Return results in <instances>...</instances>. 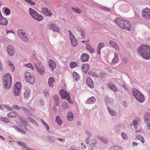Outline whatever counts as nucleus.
<instances>
[{"instance_id":"nucleus-26","label":"nucleus","mask_w":150,"mask_h":150,"mask_svg":"<svg viewBox=\"0 0 150 150\" xmlns=\"http://www.w3.org/2000/svg\"><path fill=\"white\" fill-rule=\"evenodd\" d=\"M67 117L69 120H72L74 118V114L73 113L71 112H68L67 113Z\"/></svg>"},{"instance_id":"nucleus-32","label":"nucleus","mask_w":150,"mask_h":150,"mask_svg":"<svg viewBox=\"0 0 150 150\" xmlns=\"http://www.w3.org/2000/svg\"><path fill=\"white\" fill-rule=\"evenodd\" d=\"M24 66L25 67H27L28 68H30L33 70L34 69V68L33 65L30 63H29L27 64H24Z\"/></svg>"},{"instance_id":"nucleus-12","label":"nucleus","mask_w":150,"mask_h":150,"mask_svg":"<svg viewBox=\"0 0 150 150\" xmlns=\"http://www.w3.org/2000/svg\"><path fill=\"white\" fill-rule=\"evenodd\" d=\"M69 32L71 44L73 46H75L77 45L76 40L71 31L69 30Z\"/></svg>"},{"instance_id":"nucleus-22","label":"nucleus","mask_w":150,"mask_h":150,"mask_svg":"<svg viewBox=\"0 0 150 150\" xmlns=\"http://www.w3.org/2000/svg\"><path fill=\"white\" fill-rule=\"evenodd\" d=\"M42 10L43 13L46 16H50L52 15L50 11L47 8H42Z\"/></svg>"},{"instance_id":"nucleus-14","label":"nucleus","mask_w":150,"mask_h":150,"mask_svg":"<svg viewBox=\"0 0 150 150\" xmlns=\"http://www.w3.org/2000/svg\"><path fill=\"white\" fill-rule=\"evenodd\" d=\"M86 82V84L88 87L92 88H94V83L90 77H88L87 78Z\"/></svg>"},{"instance_id":"nucleus-20","label":"nucleus","mask_w":150,"mask_h":150,"mask_svg":"<svg viewBox=\"0 0 150 150\" xmlns=\"http://www.w3.org/2000/svg\"><path fill=\"white\" fill-rule=\"evenodd\" d=\"M90 67L89 65L87 64H83L81 67L82 69L83 72L86 73L88 70L89 69Z\"/></svg>"},{"instance_id":"nucleus-19","label":"nucleus","mask_w":150,"mask_h":150,"mask_svg":"<svg viewBox=\"0 0 150 150\" xmlns=\"http://www.w3.org/2000/svg\"><path fill=\"white\" fill-rule=\"evenodd\" d=\"M49 28L53 30V31L58 32L59 30L58 27L53 24H51L49 26Z\"/></svg>"},{"instance_id":"nucleus-57","label":"nucleus","mask_w":150,"mask_h":150,"mask_svg":"<svg viewBox=\"0 0 150 150\" xmlns=\"http://www.w3.org/2000/svg\"><path fill=\"white\" fill-rule=\"evenodd\" d=\"M20 109H21L23 111L26 112L27 111V109L25 107H21L20 108Z\"/></svg>"},{"instance_id":"nucleus-59","label":"nucleus","mask_w":150,"mask_h":150,"mask_svg":"<svg viewBox=\"0 0 150 150\" xmlns=\"http://www.w3.org/2000/svg\"><path fill=\"white\" fill-rule=\"evenodd\" d=\"M6 33L7 34L8 33H13V34L14 33V32H13V30H7L6 31Z\"/></svg>"},{"instance_id":"nucleus-1","label":"nucleus","mask_w":150,"mask_h":150,"mask_svg":"<svg viewBox=\"0 0 150 150\" xmlns=\"http://www.w3.org/2000/svg\"><path fill=\"white\" fill-rule=\"evenodd\" d=\"M138 52L139 54L146 59H150V47L145 45L140 46L138 48Z\"/></svg>"},{"instance_id":"nucleus-8","label":"nucleus","mask_w":150,"mask_h":150,"mask_svg":"<svg viewBox=\"0 0 150 150\" xmlns=\"http://www.w3.org/2000/svg\"><path fill=\"white\" fill-rule=\"evenodd\" d=\"M60 94L63 98H66L71 103H73V101L70 99V95L65 90H62L60 91Z\"/></svg>"},{"instance_id":"nucleus-58","label":"nucleus","mask_w":150,"mask_h":150,"mask_svg":"<svg viewBox=\"0 0 150 150\" xmlns=\"http://www.w3.org/2000/svg\"><path fill=\"white\" fill-rule=\"evenodd\" d=\"M96 140L95 139H93L91 140V142L93 144H96Z\"/></svg>"},{"instance_id":"nucleus-13","label":"nucleus","mask_w":150,"mask_h":150,"mask_svg":"<svg viewBox=\"0 0 150 150\" xmlns=\"http://www.w3.org/2000/svg\"><path fill=\"white\" fill-rule=\"evenodd\" d=\"M36 67L38 73L40 75H42L44 74L45 71L44 68L41 64H39L38 65H36Z\"/></svg>"},{"instance_id":"nucleus-3","label":"nucleus","mask_w":150,"mask_h":150,"mask_svg":"<svg viewBox=\"0 0 150 150\" xmlns=\"http://www.w3.org/2000/svg\"><path fill=\"white\" fill-rule=\"evenodd\" d=\"M20 122L17 121V123L21 129L16 125L13 126V127L17 130L18 132H20L21 133L25 134L26 131L28 130V129L27 127V123L22 119H20Z\"/></svg>"},{"instance_id":"nucleus-63","label":"nucleus","mask_w":150,"mask_h":150,"mask_svg":"<svg viewBox=\"0 0 150 150\" xmlns=\"http://www.w3.org/2000/svg\"><path fill=\"white\" fill-rule=\"evenodd\" d=\"M147 127L148 129H150V123H148L147 124Z\"/></svg>"},{"instance_id":"nucleus-37","label":"nucleus","mask_w":150,"mask_h":150,"mask_svg":"<svg viewBox=\"0 0 150 150\" xmlns=\"http://www.w3.org/2000/svg\"><path fill=\"white\" fill-rule=\"evenodd\" d=\"M109 87L112 90H113L114 91H117V89L115 86L111 83L109 84Z\"/></svg>"},{"instance_id":"nucleus-30","label":"nucleus","mask_w":150,"mask_h":150,"mask_svg":"<svg viewBox=\"0 0 150 150\" xmlns=\"http://www.w3.org/2000/svg\"><path fill=\"white\" fill-rule=\"evenodd\" d=\"M8 64L9 66L10 67V68L11 70L13 71L15 69V67L14 66V64H13V62L11 61H8Z\"/></svg>"},{"instance_id":"nucleus-27","label":"nucleus","mask_w":150,"mask_h":150,"mask_svg":"<svg viewBox=\"0 0 150 150\" xmlns=\"http://www.w3.org/2000/svg\"><path fill=\"white\" fill-rule=\"evenodd\" d=\"M86 48L91 53H93L94 52L93 49L91 47L90 45L88 43H87L86 44Z\"/></svg>"},{"instance_id":"nucleus-54","label":"nucleus","mask_w":150,"mask_h":150,"mask_svg":"<svg viewBox=\"0 0 150 150\" xmlns=\"http://www.w3.org/2000/svg\"><path fill=\"white\" fill-rule=\"evenodd\" d=\"M5 108L7 109L8 110H9L12 111L13 110L12 108L11 107H9L8 105H6L5 106Z\"/></svg>"},{"instance_id":"nucleus-45","label":"nucleus","mask_w":150,"mask_h":150,"mask_svg":"<svg viewBox=\"0 0 150 150\" xmlns=\"http://www.w3.org/2000/svg\"><path fill=\"white\" fill-rule=\"evenodd\" d=\"M0 120L1 121H2V122H4L6 123H8V120L7 119H6L5 118H4V117H3V118H1L0 119Z\"/></svg>"},{"instance_id":"nucleus-47","label":"nucleus","mask_w":150,"mask_h":150,"mask_svg":"<svg viewBox=\"0 0 150 150\" xmlns=\"http://www.w3.org/2000/svg\"><path fill=\"white\" fill-rule=\"evenodd\" d=\"M109 112L110 114L112 116H115L116 115V113L113 110L109 109Z\"/></svg>"},{"instance_id":"nucleus-28","label":"nucleus","mask_w":150,"mask_h":150,"mask_svg":"<svg viewBox=\"0 0 150 150\" xmlns=\"http://www.w3.org/2000/svg\"><path fill=\"white\" fill-rule=\"evenodd\" d=\"M118 60L119 59L118 57V54L117 53H115L114 54V57L112 61V63L115 64L117 62Z\"/></svg>"},{"instance_id":"nucleus-60","label":"nucleus","mask_w":150,"mask_h":150,"mask_svg":"<svg viewBox=\"0 0 150 150\" xmlns=\"http://www.w3.org/2000/svg\"><path fill=\"white\" fill-rule=\"evenodd\" d=\"M105 69L108 72H111V69L108 67H105Z\"/></svg>"},{"instance_id":"nucleus-10","label":"nucleus","mask_w":150,"mask_h":150,"mask_svg":"<svg viewBox=\"0 0 150 150\" xmlns=\"http://www.w3.org/2000/svg\"><path fill=\"white\" fill-rule=\"evenodd\" d=\"M21 89V84L20 83H16L15 86L14 90V95L15 96H18L20 94Z\"/></svg>"},{"instance_id":"nucleus-24","label":"nucleus","mask_w":150,"mask_h":150,"mask_svg":"<svg viewBox=\"0 0 150 150\" xmlns=\"http://www.w3.org/2000/svg\"><path fill=\"white\" fill-rule=\"evenodd\" d=\"M122 148L120 146L114 145L108 149V150H122Z\"/></svg>"},{"instance_id":"nucleus-16","label":"nucleus","mask_w":150,"mask_h":150,"mask_svg":"<svg viewBox=\"0 0 150 150\" xmlns=\"http://www.w3.org/2000/svg\"><path fill=\"white\" fill-rule=\"evenodd\" d=\"M48 64L49 67L52 70H54L56 68V64L53 60H50Z\"/></svg>"},{"instance_id":"nucleus-31","label":"nucleus","mask_w":150,"mask_h":150,"mask_svg":"<svg viewBox=\"0 0 150 150\" xmlns=\"http://www.w3.org/2000/svg\"><path fill=\"white\" fill-rule=\"evenodd\" d=\"M73 76L76 81H77L79 79V77L78 74L76 72L73 73Z\"/></svg>"},{"instance_id":"nucleus-40","label":"nucleus","mask_w":150,"mask_h":150,"mask_svg":"<svg viewBox=\"0 0 150 150\" xmlns=\"http://www.w3.org/2000/svg\"><path fill=\"white\" fill-rule=\"evenodd\" d=\"M58 96L56 95H55L54 96V98L56 101L55 104L57 106L59 105V100H58Z\"/></svg>"},{"instance_id":"nucleus-7","label":"nucleus","mask_w":150,"mask_h":150,"mask_svg":"<svg viewBox=\"0 0 150 150\" xmlns=\"http://www.w3.org/2000/svg\"><path fill=\"white\" fill-rule=\"evenodd\" d=\"M29 12L33 17L38 21H42L43 19V16L42 15L38 14L36 11L31 8H29Z\"/></svg>"},{"instance_id":"nucleus-52","label":"nucleus","mask_w":150,"mask_h":150,"mask_svg":"<svg viewBox=\"0 0 150 150\" xmlns=\"http://www.w3.org/2000/svg\"><path fill=\"white\" fill-rule=\"evenodd\" d=\"M133 124L134 127L137 129V121H134L133 122Z\"/></svg>"},{"instance_id":"nucleus-29","label":"nucleus","mask_w":150,"mask_h":150,"mask_svg":"<svg viewBox=\"0 0 150 150\" xmlns=\"http://www.w3.org/2000/svg\"><path fill=\"white\" fill-rule=\"evenodd\" d=\"M109 43L113 47L116 49H119V47L116 42L112 40H110Z\"/></svg>"},{"instance_id":"nucleus-44","label":"nucleus","mask_w":150,"mask_h":150,"mask_svg":"<svg viewBox=\"0 0 150 150\" xmlns=\"http://www.w3.org/2000/svg\"><path fill=\"white\" fill-rule=\"evenodd\" d=\"M25 1H26L27 2L30 4L31 5H33V6H34L35 5V3L32 1L31 0H24Z\"/></svg>"},{"instance_id":"nucleus-25","label":"nucleus","mask_w":150,"mask_h":150,"mask_svg":"<svg viewBox=\"0 0 150 150\" xmlns=\"http://www.w3.org/2000/svg\"><path fill=\"white\" fill-rule=\"evenodd\" d=\"M96 101L95 98L93 96H92L89 98L86 101V103L88 104H92L94 103Z\"/></svg>"},{"instance_id":"nucleus-18","label":"nucleus","mask_w":150,"mask_h":150,"mask_svg":"<svg viewBox=\"0 0 150 150\" xmlns=\"http://www.w3.org/2000/svg\"><path fill=\"white\" fill-rule=\"evenodd\" d=\"M54 79L52 77H50L48 80V85L50 87H53L55 84Z\"/></svg>"},{"instance_id":"nucleus-55","label":"nucleus","mask_w":150,"mask_h":150,"mask_svg":"<svg viewBox=\"0 0 150 150\" xmlns=\"http://www.w3.org/2000/svg\"><path fill=\"white\" fill-rule=\"evenodd\" d=\"M81 36H82V37L83 38H85V35L84 34V32L82 31H81Z\"/></svg>"},{"instance_id":"nucleus-21","label":"nucleus","mask_w":150,"mask_h":150,"mask_svg":"<svg viewBox=\"0 0 150 150\" xmlns=\"http://www.w3.org/2000/svg\"><path fill=\"white\" fill-rule=\"evenodd\" d=\"M8 21L7 19L3 16L0 19V24L2 25H6L8 24Z\"/></svg>"},{"instance_id":"nucleus-36","label":"nucleus","mask_w":150,"mask_h":150,"mask_svg":"<svg viewBox=\"0 0 150 150\" xmlns=\"http://www.w3.org/2000/svg\"><path fill=\"white\" fill-rule=\"evenodd\" d=\"M3 9L4 13L6 15H9L10 14L11 12L9 9L6 7H4Z\"/></svg>"},{"instance_id":"nucleus-62","label":"nucleus","mask_w":150,"mask_h":150,"mask_svg":"<svg viewBox=\"0 0 150 150\" xmlns=\"http://www.w3.org/2000/svg\"><path fill=\"white\" fill-rule=\"evenodd\" d=\"M88 73L89 75H90L94 76L93 73L91 71L88 72Z\"/></svg>"},{"instance_id":"nucleus-51","label":"nucleus","mask_w":150,"mask_h":150,"mask_svg":"<svg viewBox=\"0 0 150 150\" xmlns=\"http://www.w3.org/2000/svg\"><path fill=\"white\" fill-rule=\"evenodd\" d=\"M28 120L29 121L32 123L34 124H36L37 123L36 121H35L33 120L32 118H31L30 117H29L28 118Z\"/></svg>"},{"instance_id":"nucleus-53","label":"nucleus","mask_w":150,"mask_h":150,"mask_svg":"<svg viewBox=\"0 0 150 150\" xmlns=\"http://www.w3.org/2000/svg\"><path fill=\"white\" fill-rule=\"evenodd\" d=\"M18 145H19L22 146H25V144L22 142H18Z\"/></svg>"},{"instance_id":"nucleus-15","label":"nucleus","mask_w":150,"mask_h":150,"mask_svg":"<svg viewBox=\"0 0 150 150\" xmlns=\"http://www.w3.org/2000/svg\"><path fill=\"white\" fill-rule=\"evenodd\" d=\"M7 52L8 54L12 56L14 53L13 47L11 45H9L7 47Z\"/></svg>"},{"instance_id":"nucleus-38","label":"nucleus","mask_w":150,"mask_h":150,"mask_svg":"<svg viewBox=\"0 0 150 150\" xmlns=\"http://www.w3.org/2000/svg\"><path fill=\"white\" fill-rule=\"evenodd\" d=\"M69 66L71 68L73 69L77 66L76 63L72 62H71L69 64Z\"/></svg>"},{"instance_id":"nucleus-49","label":"nucleus","mask_w":150,"mask_h":150,"mask_svg":"<svg viewBox=\"0 0 150 150\" xmlns=\"http://www.w3.org/2000/svg\"><path fill=\"white\" fill-rule=\"evenodd\" d=\"M62 106L63 108L65 109L68 107V105L67 103L64 102L62 104Z\"/></svg>"},{"instance_id":"nucleus-61","label":"nucleus","mask_w":150,"mask_h":150,"mask_svg":"<svg viewBox=\"0 0 150 150\" xmlns=\"http://www.w3.org/2000/svg\"><path fill=\"white\" fill-rule=\"evenodd\" d=\"M44 93L45 95V96L46 97L49 96V94L48 93L47 91H45L44 92Z\"/></svg>"},{"instance_id":"nucleus-6","label":"nucleus","mask_w":150,"mask_h":150,"mask_svg":"<svg viewBox=\"0 0 150 150\" xmlns=\"http://www.w3.org/2000/svg\"><path fill=\"white\" fill-rule=\"evenodd\" d=\"M24 76L25 80L27 82L33 84L35 82V77L33 73L26 72L24 74Z\"/></svg>"},{"instance_id":"nucleus-11","label":"nucleus","mask_w":150,"mask_h":150,"mask_svg":"<svg viewBox=\"0 0 150 150\" xmlns=\"http://www.w3.org/2000/svg\"><path fill=\"white\" fill-rule=\"evenodd\" d=\"M18 33L19 37L23 40L26 41L28 40V38L25 35V33L22 30H18Z\"/></svg>"},{"instance_id":"nucleus-4","label":"nucleus","mask_w":150,"mask_h":150,"mask_svg":"<svg viewBox=\"0 0 150 150\" xmlns=\"http://www.w3.org/2000/svg\"><path fill=\"white\" fill-rule=\"evenodd\" d=\"M132 93L134 97L139 102L142 103L145 100L144 95L137 89L132 88Z\"/></svg>"},{"instance_id":"nucleus-35","label":"nucleus","mask_w":150,"mask_h":150,"mask_svg":"<svg viewBox=\"0 0 150 150\" xmlns=\"http://www.w3.org/2000/svg\"><path fill=\"white\" fill-rule=\"evenodd\" d=\"M30 93V91L28 90H26L25 92H24V95L25 96V97L27 98H28Z\"/></svg>"},{"instance_id":"nucleus-9","label":"nucleus","mask_w":150,"mask_h":150,"mask_svg":"<svg viewBox=\"0 0 150 150\" xmlns=\"http://www.w3.org/2000/svg\"><path fill=\"white\" fill-rule=\"evenodd\" d=\"M142 17L144 18L150 19V9L148 8H146L142 10Z\"/></svg>"},{"instance_id":"nucleus-42","label":"nucleus","mask_w":150,"mask_h":150,"mask_svg":"<svg viewBox=\"0 0 150 150\" xmlns=\"http://www.w3.org/2000/svg\"><path fill=\"white\" fill-rule=\"evenodd\" d=\"M41 122L44 125V126L46 128L47 130H49L50 129L49 126L42 120H41Z\"/></svg>"},{"instance_id":"nucleus-41","label":"nucleus","mask_w":150,"mask_h":150,"mask_svg":"<svg viewBox=\"0 0 150 150\" xmlns=\"http://www.w3.org/2000/svg\"><path fill=\"white\" fill-rule=\"evenodd\" d=\"M149 119H150V115L149 114H147L145 115L144 117V121L147 122Z\"/></svg>"},{"instance_id":"nucleus-56","label":"nucleus","mask_w":150,"mask_h":150,"mask_svg":"<svg viewBox=\"0 0 150 150\" xmlns=\"http://www.w3.org/2000/svg\"><path fill=\"white\" fill-rule=\"evenodd\" d=\"M22 149L23 150H34L33 149H30L26 146H23Z\"/></svg>"},{"instance_id":"nucleus-48","label":"nucleus","mask_w":150,"mask_h":150,"mask_svg":"<svg viewBox=\"0 0 150 150\" xmlns=\"http://www.w3.org/2000/svg\"><path fill=\"white\" fill-rule=\"evenodd\" d=\"M122 136L123 139H127V138L128 137L127 135L126 134L124 133H122Z\"/></svg>"},{"instance_id":"nucleus-50","label":"nucleus","mask_w":150,"mask_h":150,"mask_svg":"<svg viewBox=\"0 0 150 150\" xmlns=\"http://www.w3.org/2000/svg\"><path fill=\"white\" fill-rule=\"evenodd\" d=\"M12 107L13 108L16 110H20V108L17 105H14Z\"/></svg>"},{"instance_id":"nucleus-5","label":"nucleus","mask_w":150,"mask_h":150,"mask_svg":"<svg viewBox=\"0 0 150 150\" xmlns=\"http://www.w3.org/2000/svg\"><path fill=\"white\" fill-rule=\"evenodd\" d=\"M4 87L6 89L9 88L11 86L12 83V77L9 73L6 74L3 78Z\"/></svg>"},{"instance_id":"nucleus-34","label":"nucleus","mask_w":150,"mask_h":150,"mask_svg":"<svg viewBox=\"0 0 150 150\" xmlns=\"http://www.w3.org/2000/svg\"><path fill=\"white\" fill-rule=\"evenodd\" d=\"M17 115V114L16 113L14 112H12L9 113L8 115V116L10 118H13L16 116Z\"/></svg>"},{"instance_id":"nucleus-46","label":"nucleus","mask_w":150,"mask_h":150,"mask_svg":"<svg viewBox=\"0 0 150 150\" xmlns=\"http://www.w3.org/2000/svg\"><path fill=\"white\" fill-rule=\"evenodd\" d=\"M98 138L103 142L105 143L107 142L106 139H105L103 137H98Z\"/></svg>"},{"instance_id":"nucleus-39","label":"nucleus","mask_w":150,"mask_h":150,"mask_svg":"<svg viewBox=\"0 0 150 150\" xmlns=\"http://www.w3.org/2000/svg\"><path fill=\"white\" fill-rule=\"evenodd\" d=\"M72 9L74 11L77 13L80 14L82 13V10L80 9L76 8H73Z\"/></svg>"},{"instance_id":"nucleus-64","label":"nucleus","mask_w":150,"mask_h":150,"mask_svg":"<svg viewBox=\"0 0 150 150\" xmlns=\"http://www.w3.org/2000/svg\"><path fill=\"white\" fill-rule=\"evenodd\" d=\"M137 144L136 142H133L132 143V145L133 146H136V145H137Z\"/></svg>"},{"instance_id":"nucleus-23","label":"nucleus","mask_w":150,"mask_h":150,"mask_svg":"<svg viewBox=\"0 0 150 150\" xmlns=\"http://www.w3.org/2000/svg\"><path fill=\"white\" fill-rule=\"evenodd\" d=\"M104 45L105 44L103 43L100 42L99 43L97 50V52L98 54H100V50L104 46Z\"/></svg>"},{"instance_id":"nucleus-2","label":"nucleus","mask_w":150,"mask_h":150,"mask_svg":"<svg viewBox=\"0 0 150 150\" xmlns=\"http://www.w3.org/2000/svg\"><path fill=\"white\" fill-rule=\"evenodd\" d=\"M114 22L122 28L130 30L131 24L129 21L117 17L114 20Z\"/></svg>"},{"instance_id":"nucleus-43","label":"nucleus","mask_w":150,"mask_h":150,"mask_svg":"<svg viewBox=\"0 0 150 150\" xmlns=\"http://www.w3.org/2000/svg\"><path fill=\"white\" fill-rule=\"evenodd\" d=\"M137 138L138 139L140 140L142 143L144 142L145 141L144 138L140 135H138L137 136Z\"/></svg>"},{"instance_id":"nucleus-33","label":"nucleus","mask_w":150,"mask_h":150,"mask_svg":"<svg viewBox=\"0 0 150 150\" xmlns=\"http://www.w3.org/2000/svg\"><path fill=\"white\" fill-rule=\"evenodd\" d=\"M56 121L57 124L59 125H61L62 123V121L59 117L58 116L56 118Z\"/></svg>"},{"instance_id":"nucleus-17","label":"nucleus","mask_w":150,"mask_h":150,"mask_svg":"<svg viewBox=\"0 0 150 150\" xmlns=\"http://www.w3.org/2000/svg\"><path fill=\"white\" fill-rule=\"evenodd\" d=\"M89 55L86 53L83 54L81 56V61L82 62H84L88 60Z\"/></svg>"}]
</instances>
